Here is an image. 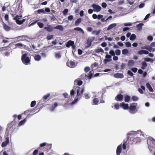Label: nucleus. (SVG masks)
<instances>
[{
  "mask_svg": "<svg viewBox=\"0 0 155 155\" xmlns=\"http://www.w3.org/2000/svg\"><path fill=\"white\" fill-rule=\"evenodd\" d=\"M99 101V100L97 98H95L93 100L92 104V105H97Z\"/></svg>",
  "mask_w": 155,
  "mask_h": 155,
  "instance_id": "6ab92c4d",
  "label": "nucleus"
},
{
  "mask_svg": "<svg viewBox=\"0 0 155 155\" xmlns=\"http://www.w3.org/2000/svg\"><path fill=\"white\" fill-rule=\"evenodd\" d=\"M55 55L56 58H60L61 57V55L59 52H57L55 53Z\"/></svg>",
  "mask_w": 155,
  "mask_h": 155,
  "instance_id": "4c0bfd02",
  "label": "nucleus"
},
{
  "mask_svg": "<svg viewBox=\"0 0 155 155\" xmlns=\"http://www.w3.org/2000/svg\"><path fill=\"white\" fill-rule=\"evenodd\" d=\"M143 25L142 23H140L137 25V27L139 30H141L142 28V26Z\"/></svg>",
  "mask_w": 155,
  "mask_h": 155,
  "instance_id": "e433bc0d",
  "label": "nucleus"
},
{
  "mask_svg": "<svg viewBox=\"0 0 155 155\" xmlns=\"http://www.w3.org/2000/svg\"><path fill=\"white\" fill-rule=\"evenodd\" d=\"M130 100V97L128 95H126L124 98V101L125 102H128Z\"/></svg>",
  "mask_w": 155,
  "mask_h": 155,
  "instance_id": "f704fd0d",
  "label": "nucleus"
},
{
  "mask_svg": "<svg viewBox=\"0 0 155 155\" xmlns=\"http://www.w3.org/2000/svg\"><path fill=\"white\" fill-rule=\"evenodd\" d=\"M39 53L42 57H46V52H45V51L41 50L39 51Z\"/></svg>",
  "mask_w": 155,
  "mask_h": 155,
  "instance_id": "412c9836",
  "label": "nucleus"
},
{
  "mask_svg": "<svg viewBox=\"0 0 155 155\" xmlns=\"http://www.w3.org/2000/svg\"><path fill=\"white\" fill-rule=\"evenodd\" d=\"M142 49H146L150 52L152 51L153 52L155 51V48H152L151 47L149 46H145L142 48Z\"/></svg>",
  "mask_w": 155,
  "mask_h": 155,
  "instance_id": "1a4fd4ad",
  "label": "nucleus"
},
{
  "mask_svg": "<svg viewBox=\"0 0 155 155\" xmlns=\"http://www.w3.org/2000/svg\"><path fill=\"white\" fill-rule=\"evenodd\" d=\"M5 20L6 21H9V17H8V15L7 14H5Z\"/></svg>",
  "mask_w": 155,
  "mask_h": 155,
  "instance_id": "e2e57ef3",
  "label": "nucleus"
},
{
  "mask_svg": "<svg viewBox=\"0 0 155 155\" xmlns=\"http://www.w3.org/2000/svg\"><path fill=\"white\" fill-rule=\"evenodd\" d=\"M26 122V118L24 119L23 120H21L20 122L19 123V126H21V125H22L24 124Z\"/></svg>",
  "mask_w": 155,
  "mask_h": 155,
  "instance_id": "ea45409f",
  "label": "nucleus"
},
{
  "mask_svg": "<svg viewBox=\"0 0 155 155\" xmlns=\"http://www.w3.org/2000/svg\"><path fill=\"white\" fill-rule=\"evenodd\" d=\"M74 30L75 31H80L82 34H84V31L83 30L79 27H76L74 28Z\"/></svg>",
  "mask_w": 155,
  "mask_h": 155,
  "instance_id": "473e14b6",
  "label": "nucleus"
},
{
  "mask_svg": "<svg viewBox=\"0 0 155 155\" xmlns=\"http://www.w3.org/2000/svg\"><path fill=\"white\" fill-rule=\"evenodd\" d=\"M63 95L65 98H68L69 97L68 94L67 93H64Z\"/></svg>",
  "mask_w": 155,
  "mask_h": 155,
  "instance_id": "338daca9",
  "label": "nucleus"
},
{
  "mask_svg": "<svg viewBox=\"0 0 155 155\" xmlns=\"http://www.w3.org/2000/svg\"><path fill=\"white\" fill-rule=\"evenodd\" d=\"M38 153V149L35 150L33 152V155H37Z\"/></svg>",
  "mask_w": 155,
  "mask_h": 155,
  "instance_id": "6e6d98bb",
  "label": "nucleus"
},
{
  "mask_svg": "<svg viewBox=\"0 0 155 155\" xmlns=\"http://www.w3.org/2000/svg\"><path fill=\"white\" fill-rule=\"evenodd\" d=\"M138 54L140 55L142 54H149V52L147 51L142 50L138 51Z\"/></svg>",
  "mask_w": 155,
  "mask_h": 155,
  "instance_id": "f3484780",
  "label": "nucleus"
},
{
  "mask_svg": "<svg viewBox=\"0 0 155 155\" xmlns=\"http://www.w3.org/2000/svg\"><path fill=\"white\" fill-rule=\"evenodd\" d=\"M53 37V35H48L47 37L46 38L48 40H50L52 39Z\"/></svg>",
  "mask_w": 155,
  "mask_h": 155,
  "instance_id": "603ef678",
  "label": "nucleus"
},
{
  "mask_svg": "<svg viewBox=\"0 0 155 155\" xmlns=\"http://www.w3.org/2000/svg\"><path fill=\"white\" fill-rule=\"evenodd\" d=\"M142 133L143 132L141 130L130 133V137L129 141H130L131 144L136 143L138 142H140L141 135L143 136Z\"/></svg>",
  "mask_w": 155,
  "mask_h": 155,
  "instance_id": "f257e3e1",
  "label": "nucleus"
},
{
  "mask_svg": "<svg viewBox=\"0 0 155 155\" xmlns=\"http://www.w3.org/2000/svg\"><path fill=\"white\" fill-rule=\"evenodd\" d=\"M25 19H24L21 20H17L16 21V22L18 24L21 25L25 21Z\"/></svg>",
  "mask_w": 155,
  "mask_h": 155,
  "instance_id": "bb28decb",
  "label": "nucleus"
},
{
  "mask_svg": "<svg viewBox=\"0 0 155 155\" xmlns=\"http://www.w3.org/2000/svg\"><path fill=\"white\" fill-rule=\"evenodd\" d=\"M109 54L113 56H115V55L114 51L113 50H111L110 51Z\"/></svg>",
  "mask_w": 155,
  "mask_h": 155,
  "instance_id": "5fc2aeb1",
  "label": "nucleus"
},
{
  "mask_svg": "<svg viewBox=\"0 0 155 155\" xmlns=\"http://www.w3.org/2000/svg\"><path fill=\"white\" fill-rule=\"evenodd\" d=\"M115 53L117 55H119L120 54V51L119 49H117L115 50Z\"/></svg>",
  "mask_w": 155,
  "mask_h": 155,
  "instance_id": "de8ad7c7",
  "label": "nucleus"
},
{
  "mask_svg": "<svg viewBox=\"0 0 155 155\" xmlns=\"http://www.w3.org/2000/svg\"><path fill=\"white\" fill-rule=\"evenodd\" d=\"M21 60L23 63L25 65L30 64V59L27 56V54L25 53L22 54Z\"/></svg>",
  "mask_w": 155,
  "mask_h": 155,
  "instance_id": "20e7f679",
  "label": "nucleus"
},
{
  "mask_svg": "<svg viewBox=\"0 0 155 155\" xmlns=\"http://www.w3.org/2000/svg\"><path fill=\"white\" fill-rule=\"evenodd\" d=\"M134 64V61L133 60H130L128 62V66L129 67H131Z\"/></svg>",
  "mask_w": 155,
  "mask_h": 155,
  "instance_id": "b1692460",
  "label": "nucleus"
},
{
  "mask_svg": "<svg viewBox=\"0 0 155 155\" xmlns=\"http://www.w3.org/2000/svg\"><path fill=\"white\" fill-rule=\"evenodd\" d=\"M77 92V95L74 100L71 103L72 104L76 103L77 102L81 97L84 91V87H77L76 88Z\"/></svg>",
  "mask_w": 155,
  "mask_h": 155,
  "instance_id": "f03ea898",
  "label": "nucleus"
},
{
  "mask_svg": "<svg viewBox=\"0 0 155 155\" xmlns=\"http://www.w3.org/2000/svg\"><path fill=\"white\" fill-rule=\"evenodd\" d=\"M146 86L148 88L150 91L153 92V90L152 87L150 85V84L149 83H148L146 84Z\"/></svg>",
  "mask_w": 155,
  "mask_h": 155,
  "instance_id": "aec40b11",
  "label": "nucleus"
},
{
  "mask_svg": "<svg viewBox=\"0 0 155 155\" xmlns=\"http://www.w3.org/2000/svg\"><path fill=\"white\" fill-rule=\"evenodd\" d=\"M19 41H25L29 39V38L26 35H22L17 37Z\"/></svg>",
  "mask_w": 155,
  "mask_h": 155,
  "instance_id": "0eeeda50",
  "label": "nucleus"
},
{
  "mask_svg": "<svg viewBox=\"0 0 155 155\" xmlns=\"http://www.w3.org/2000/svg\"><path fill=\"white\" fill-rule=\"evenodd\" d=\"M68 12V9H64L63 12V14L64 15L66 14Z\"/></svg>",
  "mask_w": 155,
  "mask_h": 155,
  "instance_id": "774afa93",
  "label": "nucleus"
},
{
  "mask_svg": "<svg viewBox=\"0 0 155 155\" xmlns=\"http://www.w3.org/2000/svg\"><path fill=\"white\" fill-rule=\"evenodd\" d=\"M75 94V91L74 90H71V91L70 96L71 97V98L73 96H74V95Z\"/></svg>",
  "mask_w": 155,
  "mask_h": 155,
  "instance_id": "c03bdc74",
  "label": "nucleus"
},
{
  "mask_svg": "<svg viewBox=\"0 0 155 155\" xmlns=\"http://www.w3.org/2000/svg\"><path fill=\"white\" fill-rule=\"evenodd\" d=\"M98 63L95 62L93 64H92L91 67L92 68H94V67H96L98 66Z\"/></svg>",
  "mask_w": 155,
  "mask_h": 155,
  "instance_id": "37998d69",
  "label": "nucleus"
},
{
  "mask_svg": "<svg viewBox=\"0 0 155 155\" xmlns=\"http://www.w3.org/2000/svg\"><path fill=\"white\" fill-rule=\"evenodd\" d=\"M92 7L93 8L94 12H99L101 9V7L97 5L93 4L92 5Z\"/></svg>",
  "mask_w": 155,
  "mask_h": 155,
  "instance_id": "6e6552de",
  "label": "nucleus"
},
{
  "mask_svg": "<svg viewBox=\"0 0 155 155\" xmlns=\"http://www.w3.org/2000/svg\"><path fill=\"white\" fill-rule=\"evenodd\" d=\"M131 70L133 72H134V73H136L137 71V68H132Z\"/></svg>",
  "mask_w": 155,
  "mask_h": 155,
  "instance_id": "69168bd1",
  "label": "nucleus"
},
{
  "mask_svg": "<svg viewBox=\"0 0 155 155\" xmlns=\"http://www.w3.org/2000/svg\"><path fill=\"white\" fill-rule=\"evenodd\" d=\"M38 25L40 28H42L44 27V24L43 23L40 22H38L37 23Z\"/></svg>",
  "mask_w": 155,
  "mask_h": 155,
  "instance_id": "79ce46f5",
  "label": "nucleus"
},
{
  "mask_svg": "<svg viewBox=\"0 0 155 155\" xmlns=\"http://www.w3.org/2000/svg\"><path fill=\"white\" fill-rule=\"evenodd\" d=\"M120 106L122 107L123 109L125 110H127L129 109V107L128 104H125L124 103H122L120 104Z\"/></svg>",
  "mask_w": 155,
  "mask_h": 155,
  "instance_id": "4468645a",
  "label": "nucleus"
},
{
  "mask_svg": "<svg viewBox=\"0 0 155 155\" xmlns=\"http://www.w3.org/2000/svg\"><path fill=\"white\" fill-rule=\"evenodd\" d=\"M9 138L8 137H7L5 141L2 143L1 146L3 147H5L6 145L9 144Z\"/></svg>",
  "mask_w": 155,
  "mask_h": 155,
  "instance_id": "f8f14e48",
  "label": "nucleus"
},
{
  "mask_svg": "<svg viewBox=\"0 0 155 155\" xmlns=\"http://www.w3.org/2000/svg\"><path fill=\"white\" fill-rule=\"evenodd\" d=\"M147 39L149 41H152L153 40V38L152 36H148L147 37Z\"/></svg>",
  "mask_w": 155,
  "mask_h": 155,
  "instance_id": "052dcab7",
  "label": "nucleus"
},
{
  "mask_svg": "<svg viewBox=\"0 0 155 155\" xmlns=\"http://www.w3.org/2000/svg\"><path fill=\"white\" fill-rule=\"evenodd\" d=\"M50 93H48L46 95H45L43 97V99L44 101H45L48 99V98L50 97Z\"/></svg>",
  "mask_w": 155,
  "mask_h": 155,
  "instance_id": "72a5a7b5",
  "label": "nucleus"
},
{
  "mask_svg": "<svg viewBox=\"0 0 155 155\" xmlns=\"http://www.w3.org/2000/svg\"><path fill=\"white\" fill-rule=\"evenodd\" d=\"M95 52L97 53H99L101 52L104 53V52L103 50L101 48L96 49L95 50Z\"/></svg>",
  "mask_w": 155,
  "mask_h": 155,
  "instance_id": "c756f323",
  "label": "nucleus"
},
{
  "mask_svg": "<svg viewBox=\"0 0 155 155\" xmlns=\"http://www.w3.org/2000/svg\"><path fill=\"white\" fill-rule=\"evenodd\" d=\"M116 26V24L115 23H113L110 25L107 28V30H109Z\"/></svg>",
  "mask_w": 155,
  "mask_h": 155,
  "instance_id": "4be33fe9",
  "label": "nucleus"
},
{
  "mask_svg": "<svg viewBox=\"0 0 155 155\" xmlns=\"http://www.w3.org/2000/svg\"><path fill=\"white\" fill-rule=\"evenodd\" d=\"M122 150V147L121 145L118 146L117 149L116 154L117 155H120L121 153Z\"/></svg>",
  "mask_w": 155,
  "mask_h": 155,
  "instance_id": "dca6fc26",
  "label": "nucleus"
},
{
  "mask_svg": "<svg viewBox=\"0 0 155 155\" xmlns=\"http://www.w3.org/2000/svg\"><path fill=\"white\" fill-rule=\"evenodd\" d=\"M67 65L69 67L71 68H74L76 66L75 63L72 61H70L67 63Z\"/></svg>",
  "mask_w": 155,
  "mask_h": 155,
  "instance_id": "9d476101",
  "label": "nucleus"
},
{
  "mask_svg": "<svg viewBox=\"0 0 155 155\" xmlns=\"http://www.w3.org/2000/svg\"><path fill=\"white\" fill-rule=\"evenodd\" d=\"M144 60L145 61L147 62L153 61V60L149 58H144Z\"/></svg>",
  "mask_w": 155,
  "mask_h": 155,
  "instance_id": "3c124183",
  "label": "nucleus"
},
{
  "mask_svg": "<svg viewBox=\"0 0 155 155\" xmlns=\"http://www.w3.org/2000/svg\"><path fill=\"white\" fill-rule=\"evenodd\" d=\"M36 103V101H32L31 104V107H34Z\"/></svg>",
  "mask_w": 155,
  "mask_h": 155,
  "instance_id": "864d4df0",
  "label": "nucleus"
},
{
  "mask_svg": "<svg viewBox=\"0 0 155 155\" xmlns=\"http://www.w3.org/2000/svg\"><path fill=\"white\" fill-rule=\"evenodd\" d=\"M101 31V29H99L98 31L94 30L92 32V34L96 35H98L100 33Z\"/></svg>",
  "mask_w": 155,
  "mask_h": 155,
  "instance_id": "cd10ccee",
  "label": "nucleus"
},
{
  "mask_svg": "<svg viewBox=\"0 0 155 155\" xmlns=\"http://www.w3.org/2000/svg\"><path fill=\"white\" fill-rule=\"evenodd\" d=\"M81 19L80 18H78L75 21V25H78L81 22Z\"/></svg>",
  "mask_w": 155,
  "mask_h": 155,
  "instance_id": "393cba45",
  "label": "nucleus"
},
{
  "mask_svg": "<svg viewBox=\"0 0 155 155\" xmlns=\"http://www.w3.org/2000/svg\"><path fill=\"white\" fill-rule=\"evenodd\" d=\"M123 98V96L122 94H117L116 96L115 99L117 101H121Z\"/></svg>",
  "mask_w": 155,
  "mask_h": 155,
  "instance_id": "9b49d317",
  "label": "nucleus"
},
{
  "mask_svg": "<svg viewBox=\"0 0 155 155\" xmlns=\"http://www.w3.org/2000/svg\"><path fill=\"white\" fill-rule=\"evenodd\" d=\"M34 59L36 61H39L41 59V56L39 55H35L34 57Z\"/></svg>",
  "mask_w": 155,
  "mask_h": 155,
  "instance_id": "a878e982",
  "label": "nucleus"
},
{
  "mask_svg": "<svg viewBox=\"0 0 155 155\" xmlns=\"http://www.w3.org/2000/svg\"><path fill=\"white\" fill-rule=\"evenodd\" d=\"M3 28L6 31H9L11 30V28L6 24L5 23L3 22Z\"/></svg>",
  "mask_w": 155,
  "mask_h": 155,
  "instance_id": "a211bd4d",
  "label": "nucleus"
},
{
  "mask_svg": "<svg viewBox=\"0 0 155 155\" xmlns=\"http://www.w3.org/2000/svg\"><path fill=\"white\" fill-rule=\"evenodd\" d=\"M83 97L85 98V99H88L90 98L91 95L89 93H85L84 94Z\"/></svg>",
  "mask_w": 155,
  "mask_h": 155,
  "instance_id": "5701e85b",
  "label": "nucleus"
},
{
  "mask_svg": "<svg viewBox=\"0 0 155 155\" xmlns=\"http://www.w3.org/2000/svg\"><path fill=\"white\" fill-rule=\"evenodd\" d=\"M92 41L89 40H87V43L88 45V47L90 46L91 45Z\"/></svg>",
  "mask_w": 155,
  "mask_h": 155,
  "instance_id": "bf43d9fd",
  "label": "nucleus"
},
{
  "mask_svg": "<svg viewBox=\"0 0 155 155\" xmlns=\"http://www.w3.org/2000/svg\"><path fill=\"white\" fill-rule=\"evenodd\" d=\"M93 76V74L91 72V71H90L88 73V76L87 77H88V78L89 79H91L92 77Z\"/></svg>",
  "mask_w": 155,
  "mask_h": 155,
  "instance_id": "8fccbe9b",
  "label": "nucleus"
},
{
  "mask_svg": "<svg viewBox=\"0 0 155 155\" xmlns=\"http://www.w3.org/2000/svg\"><path fill=\"white\" fill-rule=\"evenodd\" d=\"M125 45L127 47H129L131 46V43L129 41L126 42L125 43Z\"/></svg>",
  "mask_w": 155,
  "mask_h": 155,
  "instance_id": "4d7b16f0",
  "label": "nucleus"
},
{
  "mask_svg": "<svg viewBox=\"0 0 155 155\" xmlns=\"http://www.w3.org/2000/svg\"><path fill=\"white\" fill-rule=\"evenodd\" d=\"M128 52V50L126 49H124L122 50V53L124 54H127Z\"/></svg>",
  "mask_w": 155,
  "mask_h": 155,
  "instance_id": "a19ab883",
  "label": "nucleus"
},
{
  "mask_svg": "<svg viewBox=\"0 0 155 155\" xmlns=\"http://www.w3.org/2000/svg\"><path fill=\"white\" fill-rule=\"evenodd\" d=\"M74 82V84L77 83V85L78 86L81 85L83 83V81L81 80H75Z\"/></svg>",
  "mask_w": 155,
  "mask_h": 155,
  "instance_id": "2f4dec72",
  "label": "nucleus"
},
{
  "mask_svg": "<svg viewBox=\"0 0 155 155\" xmlns=\"http://www.w3.org/2000/svg\"><path fill=\"white\" fill-rule=\"evenodd\" d=\"M38 13H45V11L43 9H38L37 11Z\"/></svg>",
  "mask_w": 155,
  "mask_h": 155,
  "instance_id": "49530a36",
  "label": "nucleus"
},
{
  "mask_svg": "<svg viewBox=\"0 0 155 155\" xmlns=\"http://www.w3.org/2000/svg\"><path fill=\"white\" fill-rule=\"evenodd\" d=\"M74 44V42L73 41L71 40H69L68 42L65 44V45L66 47L69 48L71 46L73 45Z\"/></svg>",
  "mask_w": 155,
  "mask_h": 155,
  "instance_id": "2eb2a0df",
  "label": "nucleus"
},
{
  "mask_svg": "<svg viewBox=\"0 0 155 155\" xmlns=\"http://www.w3.org/2000/svg\"><path fill=\"white\" fill-rule=\"evenodd\" d=\"M120 106V105H119L118 103H115L114 105L115 108L117 110H118Z\"/></svg>",
  "mask_w": 155,
  "mask_h": 155,
  "instance_id": "a18cd8bd",
  "label": "nucleus"
},
{
  "mask_svg": "<svg viewBox=\"0 0 155 155\" xmlns=\"http://www.w3.org/2000/svg\"><path fill=\"white\" fill-rule=\"evenodd\" d=\"M13 121L7 125V127L6 130V132L8 133L9 132H12L14 130V127L13 124Z\"/></svg>",
  "mask_w": 155,
  "mask_h": 155,
  "instance_id": "423d86ee",
  "label": "nucleus"
},
{
  "mask_svg": "<svg viewBox=\"0 0 155 155\" xmlns=\"http://www.w3.org/2000/svg\"><path fill=\"white\" fill-rule=\"evenodd\" d=\"M132 100L134 101H136L138 100V97L135 96H133L132 97Z\"/></svg>",
  "mask_w": 155,
  "mask_h": 155,
  "instance_id": "09e8293b",
  "label": "nucleus"
},
{
  "mask_svg": "<svg viewBox=\"0 0 155 155\" xmlns=\"http://www.w3.org/2000/svg\"><path fill=\"white\" fill-rule=\"evenodd\" d=\"M54 29H58L61 31H62L64 30L62 26L60 25H58L54 27H53L51 25L48 24L47 27L44 28V29L46 30L49 32H51L53 31Z\"/></svg>",
  "mask_w": 155,
  "mask_h": 155,
  "instance_id": "7ed1b4c3",
  "label": "nucleus"
},
{
  "mask_svg": "<svg viewBox=\"0 0 155 155\" xmlns=\"http://www.w3.org/2000/svg\"><path fill=\"white\" fill-rule=\"evenodd\" d=\"M58 105V104L57 103H55L51 107L50 110H51L53 111L54 109V108L57 106Z\"/></svg>",
  "mask_w": 155,
  "mask_h": 155,
  "instance_id": "c85d7f7f",
  "label": "nucleus"
},
{
  "mask_svg": "<svg viewBox=\"0 0 155 155\" xmlns=\"http://www.w3.org/2000/svg\"><path fill=\"white\" fill-rule=\"evenodd\" d=\"M15 46L17 48H20L22 47L23 45L21 43L19 42L16 44Z\"/></svg>",
  "mask_w": 155,
  "mask_h": 155,
  "instance_id": "58836bf2",
  "label": "nucleus"
},
{
  "mask_svg": "<svg viewBox=\"0 0 155 155\" xmlns=\"http://www.w3.org/2000/svg\"><path fill=\"white\" fill-rule=\"evenodd\" d=\"M90 69V68L89 67H86L84 68V70L86 72H87L89 71Z\"/></svg>",
  "mask_w": 155,
  "mask_h": 155,
  "instance_id": "0e129e2a",
  "label": "nucleus"
},
{
  "mask_svg": "<svg viewBox=\"0 0 155 155\" xmlns=\"http://www.w3.org/2000/svg\"><path fill=\"white\" fill-rule=\"evenodd\" d=\"M127 74L130 76H133L134 75L133 73L130 70H128L127 71Z\"/></svg>",
  "mask_w": 155,
  "mask_h": 155,
  "instance_id": "13d9d810",
  "label": "nucleus"
},
{
  "mask_svg": "<svg viewBox=\"0 0 155 155\" xmlns=\"http://www.w3.org/2000/svg\"><path fill=\"white\" fill-rule=\"evenodd\" d=\"M142 67H141L142 69L143 70L147 66V64L145 62H143L141 63Z\"/></svg>",
  "mask_w": 155,
  "mask_h": 155,
  "instance_id": "7c9ffc66",
  "label": "nucleus"
},
{
  "mask_svg": "<svg viewBox=\"0 0 155 155\" xmlns=\"http://www.w3.org/2000/svg\"><path fill=\"white\" fill-rule=\"evenodd\" d=\"M114 76L116 78H123L124 77L123 74L121 73H117L114 74Z\"/></svg>",
  "mask_w": 155,
  "mask_h": 155,
  "instance_id": "ddd939ff",
  "label": "nucleus"
},
{
  "mask_svg": "<svg viewBox=\"0 0 155 155\" xmlns=\"http://www.w3.org/2000/svg\"><path fill=\"white\" fill-rule=\"evenodd\" d=\"M50 19L52 21H54L56 20V18L53 15V16L50 17Z\"/></svg>",
  "mask_w": 155,
  "mask_h": 155,
  "instance_id": "680f3d73",
  "label": "nucleus"
},
{
  "mask_svg": "<svg viewBox=\"0 0 155 155\" xmlns=\"http://www.w3.org/2000/svg\"><path fill=\"white\" fill-rule=\"evenodd\" d=\"M136 36L134 34H132L130 36V39L131 41H134L136 38Z\"/></svg>",
  "mask_w": 155,
  "mask_h": 155,
  "instance_id": "c9c22d12",
  "label": "nucleus"
},
{
  "mask_svg": "<svg viewBox=\"0 0 155 155\" xmlns=\"http://www.w3.org/2000/svg\"><path fill=\"white\" fill-rule=\"evenodd\" d=\"M137 103H133L130 106L129 108V111L130 113L132 114H134L137 111L136 106Z\"/></svg>",
  "mask_w": 155,
  "mask_h": 155,
  "instance_id": "39448f33",
  "label": "nucleus"
}]
</instances>
